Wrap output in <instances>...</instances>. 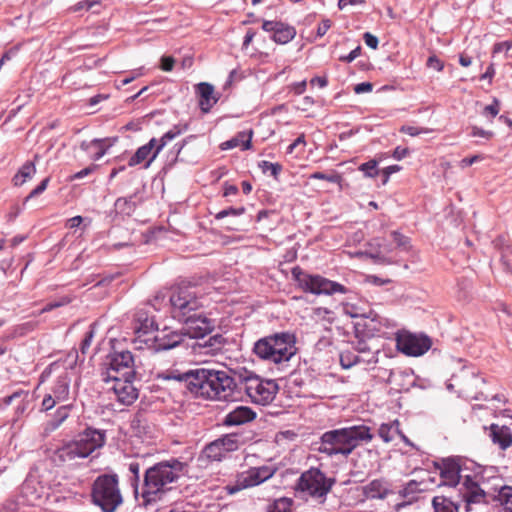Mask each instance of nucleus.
<instances>
[{
	"mask_svg": "<svg viewBox=\"0 0 512 512\" xmlns=\"http://www.w3.org/2000/svg\"><path fill=\"white\" fill-rule=\"evenodd\" d=\"M185 464L178 459L161 461L147 468L140 487V497L144 506L160 501L172 489L181 474Z\"/></svg>",
	"mask_w": 512,
	"mask_h": 512,
	"instance_id": "obj_1",
	"label": "nucleus"
},
{
	"mask_svg": "<svg viewBox=\"0 0 512 512\" xmlns=\"http://www.w3.org/2000/svg\"><path fill=\"white\" fill-rule=\"evenodd\" d=\"M374 435L366 425H352L324 432L317 450L328 457L347 458L357 447L369 443Z\"/></svg>",
	"mask_w": 512,
	"mask_h": 512,
	"instance_id": "obj_2",
	"label": "nucleus"
},
{
	"mask_svg": "<svg viewBox=\"0 0 512 512\" xmlns=\"http://www.w3.org/2000/svg\"><path fill=\"white\" fill-rule=\"evenodd\" d=\"M295 344L293 334L280 332L258 339L252 351L260 360L282 369L296 354Z\"/></svg>",
	"mask_w": 512,
	"mask_h": 512,
	"instance_id": "obj_3",
	"label": "nucleus"
},
{
	"mask_svg": "<svg viewBox=\"0 0 512 512\" xmlns=\"http://www.w3.org/2000/svg\"><path fill=\"white\" fill-rule=\"evenodd\" d=\"M192 394L211 400H228L234 393L235 381L225 371L195 369Z\"/></svg>",
	"mask_w": 512,
	"mask_h": 512,
	"instance_id": "obj_4",
	"label": "nucleus"
},
{
	"mask_svg": "<svg viewBox=\"0 0 512 512\" xmlns=\"http://www.w3.org/2000/svg\"><path fill=\"white\" fill-rule=\"evenodd\" d=\"M441 485L456 487L461 485L459 491L467 504L480 503L484 500L485 493L480 488L478 481L470 476L461 474L459 460L447 458L441 461L439 466Z\"/></svg>",
	"mask_w": 512,
	"mask_h": 512,
	"instance_id": "obj_5",
	"label": "nucleus"
},
{
	"mask_svg": "<svg viewBox=\"0 0 512 512\" xmlns=\"http://www.w3.org/2000/svg\"><path fill=\"white\" fill-rule=\"evenodd\" d=\"M92 503L103 512H115L123 503L119 488V478L115 473L101 474L93 482L91 490Z\"/></svg>",
	"mask_w": 512,
	"mask_h": 512,
	"instance_id": "obj_6",
	"label": "nucleus"
},
{
	"mask_svg": "<svg viewBox=\"0 0 512 512\" xmlns=\"http://www.w3.org/2000/svg\"><path fill=\"white\" fill-rule=\"evenodd\" d=\"M291 275L297 286L306 293L314 295L346 294L348 288L344 285L327 279L319 274H309L299 266L292 268Z\"/></svg>",
	"mask_w": 512,
	"mask_h": 512,
	"instance_id": "obj_7",
	"label": "nucleus"
},
{
	"mask_svg": "<svg viewBox=\"0 0 512 512\" xmlns=\"http://www.w3.org/2000/svg\"><path fill=\"white\" fill-rule=\"evenodd\" d=\"M105 443V434L101 430L87 428L77 438L60 449L63 460L86 458Z\"/></svg>",
	"mask_w": 512,
	"mask_h": 512,
	"instance_id": "obj_8",
	"label": "nucleus"
},
{
	"mask_svg": "<svg viewBox=\"0 0 512 512\" xmlns=\"http://www.w3.org/2000/svg\"><path fill=\"white\" fill-rule=\"evenodd\" d=\"M334 482L333 478L327 477L320 469L311 468L300 476L297 487L300 492L323 503Z\"/></svg>",
	"mask_w": 512,
	"mask_h": 512,
	"instance_id": "obj_9",
	"label": "nucleus"
},
{
	"mask_svg": "<svg viewBox=\"0 0 512 512\" xmlns=\"http://www.w3.org/2000/svg\"><path fill=\"white\" fill-rule=\"evenodd\" d=\"M244 385L245 392L251 401L263 406L274 400L279 388L274 380L263 379L255 374L245 377Z\"/></svg>",
	"mask_w": 512,
	"mask_h": 512,
	"instance_id": "obj_10",
	"label": "nucleus"
},
{
	"mask_svg": "<svg viewBox=\"0 0 512 512\" xmlns=\"http://www.w3.org/2000/svg\"><path fill=\"white\" fill-rule=\"evenodd\" d=\"M106 365L102 373L103 381L108 383L118 378L134 379V358L130 351L114 352L108 356Z\"/></svg>",
	"mask_w": 512,
	"mask_h": 512,
	"instance_id": "obj_11",
	"label": "nucleus"
},
{
	"mask_svg": "<svg viewBox=\"0 0 512 512\" xmlns=\"http://www.w3.org/2000/svg\"><path fill=\"white\" fill-rule=\"evenodd\" d=\"M173 317L179 321L201 307L194 291L189 287H179L170 296Z\"/></svg>",
	"mask_w": 512,
	"mask_h": 512,
	"instance_id": "obj_12",
	"label": "nucleus"
},
{
	"mask_svg": "<svg viewBox=\"0 0 512 512\" xmlns=\"http://www.w3.org/2000/svg\"><path fill=\"white\" fill-rule=\"evenodd\" d=\"M275 472L276 469L268 465L251 467L237 474L235 485L229 487V492L233 494L242 489L258 486L273 477Z\"/></svg>",
	"mask_w": 512,
	"mask_h": 512,
	"instance_id": "obj_13",
	"label": "nucleus"
},
{
	"mask_svg": "<svg viewBox=\"0 0 512 512\" xmlns=\"http://www.w3.org/2000/svg\"><path fill=\"white\" fill-rule=\"evenodd\" d=\"M431 339L426 335L409 332L399 333L396 338L397 349L407 356H421L431 348Z\"/></svg>",
	"mask_w": 512,
	"mask_h": 512,
	"instance_id": "obj_14",
	"label": "nucleus"
},
{
	"mask_svg": "<svg viewBox=\"0 0 512 512\" xmlns=\"http://www.w3.org/2000/svg\"><path fill=\"white\" fill-rule=\"evenodd\" d=\"M183 328L180 330H173L165 327L157 332L152 339L144 340L148 348L154 352L171 350L183 343L185 338Z\"/></svg>",
	"mask_w": 512,
	"mask_h": 512,
	"instance_id": "obj_15",
	"label": "nucleus"
},
{
	"mask_svg": "<svg viewBox=\"0 0 512 512\" xmlns=\"http://www.w3.org/2000/svg\"><path fill=\"white\" fill-rule=\"evenodd\" d=\"M180 321L184 324L182 328L185 336L193 339L204 338L214 328V323L197 311L190 313Z\"/></svg>",
	"mask_w": 512,
	"mask_h": 512,
	"instance_id": "obj_16",
	"label": "nucleus"
},
{
	"mask_svg": "<svg viewBox=\"0 0 512 512\" xmlns=\"http://www.w3.org/2000/svg\"><path fill=\"white\" fill-rule=\"evenodd\" d=\"M262 29L271 33V39L281 45L289 43L296 36V29L283 22L265 20Z\"/></svg>",
	"mask_w": 512,
	"mask_h": 512,
	"instance_id": "obj_17",
	"label": "nucleus"
},
{
	"mask_svg": "<svg viewBox=\"0 0 512 512\" xmlns=\"http://www.w3.org/2000/svg\"><path fill=\"white\" fill-rule=\"evenodd\" d=\"M110 382L112 386L109 389L113 391L119 403L131 405L138 398V390L133 385V379L118 378Z\"/></svg>",
	"mask_w": 512,
	"mask_h": 512,
	"instance_id": "obj_18",
	"label": "nucleus"
},
{
	"mask_svg": "<svg viewBox=\"0 0 512 512\" xmlns=\"http://www.w3.org/2000/svg\"><path fill=\"white\" fill-rule=\"evenodd\" d=\"M116 140V138H95L91 141L81 142L80 148L88 154L90 159L97 161L107 153Z\"/></svg>",
	"mask_w": 512,
	"mask_h": 512,
	"instance_id": "obj_19",
	"label": "nucleus"
},
{
	"mask_svg": "<svg viewBox=\"0 0 512 512\" xmlns=\"http://www.w3.org/2000/svg\"><path fill=\"white\" fill-rule=\"evenodd\" d=\"M361 490L365 498L371 500H384L393 493L391 483L383 478L370 481Z\"/></svg>",
	"mask_w": 512,
	"mask_h": 512,
	"instance_id": "obj_20",
	"label": "nucleus"
},
{
	"mask_svg": "<svg viewBox=\"0 0 512 512\" xmlns=\"http://www.w3.org/2000/svg\"><path fill=\"white\" fill-rule=\"evenodd\" d=\"M195 92L198 96L199 107L203 113H208L219 100V95L210 83L201 82L197 84Z\"/></svg>",
	"mask_w": 512,
	"mask_h": 512,
	"instance_id": "obj_21",
	"label": "nucleus"
},
{
	"mask_svg": "<svg viewBox=\"0 0 512 512\" xmlns=\"http://www.w3.org/2000/svg\"><path fill=\"white\" fill-rule=\"evenodd\" d=\"M256 417V413L247 406H237L235 409L228 412L224 419L225 426H239L251 422Z\"/></svg>",
	"mask_w": 512,
	"mask_h": 512,
	"instance_id": "obj_22",
	"label": "nucleus"
},
{
	"mask_svg": "<svg viewBox=\"0 0 512 512\" xmlns=\"http://www.w3.org/2000/svg\"><path fill=\"white\" fill-rule=\"evenodd\" d=\"M188 126L185 125H175L172 129L167 131L163 134V136L158 140V143L156 144V148L150 157L149 161L144 164V168H148L151 163L155 160V158L158 156V154L161 152V150L167 145L168 142L176 138L177 136L181 135L183 132L187 130Z\"/></svg>",
	"mask_w": 512,
	"mask_h": 512,
	"instance_id": "obj_23",
	"label": "nucleus"
},
{
	"mask_svg": "<svg viewBox=\"0 0 512 512\" xmlns=\"http://www.w3.org/2000/svg\"><path fill=\"white\" fill-rule=\"evenodd\" d=\"M160 377L163 380H175L183 382L189 391L192 393V388L195 387V369L181 372L178 369H170L163 372Z\"/></svg>",
	"mask_w": 512,
	"mask_h": 512,
	"instance_id": "obj_24",
	"label": "nucleus"
},
{
	"mask_svg": "<svg viewBox=\"0 0 512 512\" xmlns=\"http://www.w3.org/2000/svg\"><path fill=\"white\" fill-rule=\"evenodd\" d=\"M157 143L158 140L156 138H152L148 143L139 147L134 153V155L130 157L128 165L130 167H134L141 163L146 164L149 161L150 157L152 156Z\"/></svg>",
	"mask_w": 512,
	"mask_h": 512,
	"instance_id": "obj_25",
	"label": "nucleus"
},
{
	"mask_svg": "<svg viewBox=\"0 0 512 512\" xmlns=\"http://www.w3.org/2000/svg\"><path fill=\"white\" fill-rule=\"evenodd\" d=\"M490 438L494 444L505 450L512 444V434L508 427L492 424L490 427Z\"/></svg>",
	"mask_w": 512,
	"mask_h": 512,
	"instance_id": "obj_26",
	"label": "nucleus"
},
{
	"mask_svg": "<svg viewBox=\"0 0 512 512\" xmlns=\"http://www.w3.org/2000/svg\"><path fill=\"white\" fill-rule=\"evenodd\" d=\"M71 408V404L59 406L56 409L53 417L45 423L44 432L46 434H49L58 429L62 425V423L69 417Z\"/></svg>",
	"mask_w": 512,
	"mask_h": 512,
	"instance_id": "obj_27",
	"label": "nucleus"
},
{
	"mask_svg": "<svg viewBox=\"0 0 512 512\" xmlns=\"http://www.w3.org/2000/svg\"><path fill=\"white\" fill-rule=\"evenodd\" d=\"M39 156H34V161L25 162L18 170V172L12 178V182L15 186H22L28 180H31L36 174V165Z\"/></svg>",
	"mask_w": 512,
	"mask_h": 512,
	"instance_id": "obj_28",
	"label": "nucleus"
},
{
	"mask_svg": "<svg viewBox=\"0 0 512 512\" xmlns=\"http://www.w3.org/2000/svg\"><path fill=\"white\" fill-rule=\"evenodd\" d=\"M71 379L67 373L60 375L51 388V394L60 402L69 399Z\"/></svg>",
	"mask_w": 512,
	"mask_h": 512,
	"instance_id": "obj_29",
	"label": "nucleus"
},
{
	"mask_svg": "<svg viewBox=\"0 0 512 512\" xmlns=\"http://www.w3.org/2000/svg\"><path fill=\"white\" fill-rule=\"evenodd\" d=\"M252 132H240L234 138L223 143V149H232L241 146L242 150L250 149Z\"/></svg>",
	"mask_w": 512,
	"mask_h": 512,
	"instance_id": "obj_30",
	"label": "nucleus"
},
{
	"mask_svg": "<svg viewBox=\"0 0 512 512\" xmlns=\"http://www.w3.org/2000/svg\"><path fill=\"white\" fill-rule=\"evenodd\" d=\"M216 440L219 441V444L226 454L238 450L242 444L241 437L237 433H229L217 438Z\"/></svg>",
	"mask_w": 512,
	"mask_h": 512,
	"instance_id": "obj_31",
	"label": "nucleus"
},
{
	"mask_svg": "<svg viewBox=\"0 0 512 512\" xmlns=\"http://www.w3.org/2000/svg\"><path fill=\"white\" fill-rule=\"evenodd\" d=\"M226 455L227 454L217 440L207 444L202 451V456L210 461H221L226 457Z\"/></svg>",
	"mask_w": 512,
	"mask_h": 512,
	"instance_id": "obj_32",
	"label": "nucleus"
},
{
	"mask_svg": "<svg viewBox=\"0 0 512 512\" xmlns=\"http://www.w3.org/2000/svg\"><path fill=\"white\" fill-rule=\"evenodd\" d=\"M155 327V322L152 318H149L145 314H138L136 322L134 324V331L138 334V337L144 336L152 331Z\"/></svg>",
	"mask_w": 512,
	"mask_h": 512,
	"instance_id": "obj_33",
	"label": "nucleus"
},
{
	"mask_svg": "<svg viewBox=\"0 0 512 512\" xmlns=\"http://www.w3.org/2000/svg\"><path fill=\"white\" fill-rule=\"evenodd\" d=\"M396 434H400L399 422L383 423L378 429L379 437L386 443L391 442Z\"/></svg>",
	"mask_w": 512,
	"mask_h": 512,
	"instance_id": "obj_34",
	"label": "nucleus"
},
{
	"mask_svg": "<svg viewBox=\"0 0 512 512\" xmlns=\"http://www.w3.org/2000/svg\"><path fill=\"white\" fill-rule=\"evenodd\" d=\"M434 512H459V507L444 496H435L432 500Z\"/></svg>",
	"mask_w": 512,
	"mask_h": 512,
	"instance_id": "obj_35",
	"label": "nucleus"
},
{
	"mask_svg": "<svg viewBox=\"0 0 512 512\" xmlns=\"http://www.w3.org/2000/svg\"><path fill=\"white\" fill-rule=\"evenodd\" d=\"M496 500L503 506L504 512H512V487L503 486L498 491Z\"/></svg>",
	"mask_w": 512,
	"mask_h": 512,
	"instance_id": "obj_36",
	"label": "nucleus"
},
{
	"mask_svg": "<svg viewBox=\"0 0 512 512\" xmlns=\"http://www.w3.org/2000/svg\"><path fill=\"white\" fill-rule=\"evenodd\" d=\"M420 486L421 483L411 480L399 491V494L401 497L413 501L416 499V495L423 491Z\"/></svg>",
	"mask_w": 512,
	"mask_h": 512,
	"instance_id": "obj_37",
	"label": "nucleus"
},
{
	"mask_svg": "<svg viewBox=\"0 0 512 512\" xmlns=\"http://www.w3.org/2000/svg\"><path fill=\"white\" fill-rule=\"evenodd\" d=\"M129 472L133 475L131 478V485L134 487V492L136 496H140V464L136 461H132L128 465Z\"/></svg>",
	"mask_w": 512,
	"mask_h": 512,
	"instance_id": "obj_38",
	"label": "nucleus"
},
{
	"mask_svg": "<svg viewBox=\"0 0 512 512\" xmlns=\"http://www.w3.org/2000/svg\"><path fill=\"white\" fill-rule=\"evenodd\" d=\"M293 501L290 498L282 497L276 499L272 505L269 506L268 512H291Z\"/></svg>",
	"mask_w": 512,
	"mask_h": 512,
	"instance_id": "obj_39",
	"label": "nucleus"
},
{
	"mask_svg": "<svg viewBox=\"0 0 512 512\" xmlns=\"http://www.w3.org/2000/svg\"><path fill=\"white\" fill-rule=\"evenodd\" d=\"M222 345V336L214 335L203 343H198L199 348L207 349L205 353H213L215 350L220 349Z\"/></svg>",
	"mask_w": 512,
	"mask_h": 512,
	"instance_id": "obj_40",
	"label": "nucleus"
},
{
	"mask_svg": "<svg viewBox=\"0 0 512 512\" xmlns=\"http://www.w3.org/2000/svg\"><path fill=\"white\" fill-rule=\"evenodd\" d=\"M309 178L317 180H326L328 182L335 184H340L342 181V176L336 171H333L330 174H325L323 172H314L309 176Z\"/></svg>",
	"mask_w": 512,
	"mask_h": 512,
	"instance_id": "obj_41",
	"label": "nucleus"
},
{
	"mask_svg": "<svg viewBox=\"0 0 512 512\" xmlns=\"http://www.w3.org/2000/svg\"><path fill=\"white\" fill-rule=\"evenodd\" d=\"M359 362V356L350 351H344L340 354V364L344 369H349Z\"/></svg>",
	"mask_w": 512,
	"mask_h": 512,
	"instance_id": "obj_42",
	"label": "nucleus"
},
{
	"mask_svg": "<svg viewBox=\"0 0 512 512\" xmlns=\"http://www.w3.org/2000/svg\"><path fill=\"white\" fill-rule=\"evenodd\" d=\"M377 166L378 162L373 159L368 162L362 163L359 166V170L364 173L365 177L374 178L379 173Z\"/></svg>",
	"mask_w": 512,
	"mask_h": 512,
	"instance_id": "obj_43",
	"label": "nucleus"
},
{
	"mask_svg": "<svg viewBox=\"0 0 512 512\" xmlns=\"http://www.w3.org/2000/svg\"><path fill=\"white\" fill-rule=\"evenodd\" d=\"M400 131L412 137L419 136L421 134H430L433 132V130L430 128L417 127L411 125L402 126Z\"/></svg>",
	"mask_w": 512,
	"mask_h": 512,
	"instance_id": "obj_44",
	"label": "nucleus"
},
{
	"mask_svg": "<svg viewBox=\"0 0 512 512\" xmlns=\"http://www.w3.org/2000/svg\"><path fill=\"white\" fill-rule=\"evenodd\" d=\"M259 167L263 172H270L272 176L277 177L282 170V166L279 163H272L269 161H262Z\"/></svg>",
	"mask_w": 512,
	"mask_h": 512,
	"instance_id": "obj_45",
	"label": "nucleus"
},
{
	"mask_svg": "<svg viewBox=\"0 0 512 512\" xmlns=\"http://www.w3.org/2000/svg\"><path fill=\"white\" fill-rule=\"evenodd\" d=\"M244 212H245V208L244 207H239V208L230 207L228 209H224V210L219 211L215 215V218L217 220H221V219H223V218H225L227 216H240Z\"/></svg>",
	"mask_w": 512,
	"mask_h": 512,
	"instance_id": "obj_46",
	"label": "nucleus"
},
{
	"mask_svg": "<svg viewBox=\"0 0 512 512\" xmlns=\"http://www.w3.org/2000/svg\"><path fill=\"white\" fill-rule=\"evenodd\" d=\"M57 403H60L59 400L56 399L51 393H48L44 396L41 411H49L56 406Z\"/></svg>",
	"mask_w": 512,
	"mask_h": 512,
	"instance_id": "obj_47",
	"label": "nucleus"
},
{
	"mask_svg": "<svg viewBox=\"0 0 512 512\" xmlns=\"http://www.w3.org/2000/svg\"><path fill=\"white\" fill-rule=\"evenodd\" d=\"M49 181V177L42 180L41 183L28 194V196L25 198V202L43 193L46 190Z\"/></svg>",
	"mask_w": 512,
	"mask_h": 512,
	"instance_id": "obj_48",
	"label": "nucleus"
},
{
	"mask_svg": "<svg viewBox=\"0 0 512 512\" xmlns=\"http://www.w3.org/2000/svg\"><path fill=\"white\" fill-rule=\"evenodd\" d=\"M70 298L69 297H62L60 300H57V301H53V302H50L48 304H46L42 310H41V313H45V312H49L55 308H58V307H61V306H64L68 303H70Z\"/></svg>",
	"mask_w": 512,
	"mask_h": 512,
	"instance_id": "obj_49",
	"label": "nucleus"
},
{
	"mask_svg": "<svg viewBox=\"0 0 512 512\" xmlns=\"http://www.w3.org/2000/svg\"><path fill=\"white\" fill-rule=\"evenodd\" d=\"M70 298L69 297H62L60 300H57V301H53V302H50L48 304H46L42 310H41V313H45V312H49L55 308H58V307H61V306H64L68 303H70Z\"/></svg>",
	"mask_w": 512,
	"mask_h": 512,
	"instance_id": "obj_50",
	"label": "nucleus"
},
{
	"mask_svg": "<svg viewBox=\"0 0 512 512\" xmlns=\"http://www.w3.org/2000/svg\"><path fill=\"white\" fill-rule=\"evenodd\" d=\"M512 48V41H503L494 44L492 54L495 55L497 53L505 52L506 57H508L507 53Z\"/></svg>",
	"mask_w": 512,
	"mask_h": 512,
	"instance_id": "obj_51",
	"label": "nucleus"
},
{
	"mask_svg": "<svg viewBox=\"0 0 512 512\" xmlns=\"http://www.w3.org/2000/svg\"><path fill=\"white\" fill-rule=\"evenodd\" d=\"M499 113V102L494 99L493 103L485 106L483 115L486 117L494 118Z\"/></svg>",
	"mask_w": 512,
	"mask_h": 512,
	"instance_id": "obj_52",
	"label": "nucleus"
},
{
	"mask_svg": "<svg viewBox=\"0 0 512 512\" xmlns=\"http://www.w3.org/2000/svg\"><path fill=\"white\" fill-rule=\"evenodd\" d=\"M400 169H401V167L398 165H391V166H387L384 169H382V171H381V173L383 175L382 183L386 184L389 181L390 176L393 173L400 171Z\"/></svg>",
	"mask_w": 512,
	"mask_h": 512,
	"instance_id": "obj_53",
	"label": "nucleus"
},
{
	"mask_svg": "<svg viewBox=\"0 0 512 512\" xmlns=\"http://www.w3.org/2000/svg\"><path fill=\"white\" fill-rule=\"evenodd\" d=\"M427 66L436 71H442L444 68V63L435 55H432L427 60Z\"/></svg>",
	"mask_w": 512,
	"mask_h": 512,
	"instance_id": "obj_54",
	"label": "nucleus"
},
{
	"mask_svg": "<svg viewBox=\"0 0 512 512\" xmlns=\"http://www.w3.org/2000/svg\"><path fill=\"white\" fill-rule=\"evenodd\" d=\"M361 54V46H357L348 55L340 56L339 60L345 63H350L358 58Z\"/></svg>",
	"mask_w": 512,
	"mask_h": 512,
	"instance_id": "obj_55",
	"label": "nucleus"
},
{
	"mask_svg": "<svg viewBox=\"0 0 512 512\" xmlns=\"http://www.w3.org/2000/svg\"><path fill=\"white\" fill-rule=\"evenodd\" d=\"M483 159V156L482 155H474L472 157H466V158H463L460 163H459V166L464 169V168H467L471 165H473L474 163L476 162H479Z\"/></svg>",
	"mask_w": 512,
	"mask_h": 512,
	"instance_id": "obj_56",
	"label": "nucleus"
},
{
	"mask_svg": "<svg viewBox=\"0 0 512 512\" xmlns=\"http://www.w3.org/2000/svg\"><path fill=\"white\" fill-rule=\"evenodd\" d=\"M94 337V330L91 328L85 335L82 343H81V351L82 353H86V351L89 349L91 342Z\"/></svg>",
	"mask_w": 512,
	"mask_h": 512,
	"instance_id": "obj_57",
	"label": "nucleus"
},
{
	"mask_svg": "<svg viewBox=\"0 0 512 512\" xmlns=\"http://www.w3.org/2000/svg\"><path fill=\"white\" fill-rule=\"evenodd\" d=\"M98 166L90 165L71 176L72 180L82 179L91 174Z\"/></svg>",
	"mask_w": 512,
	"mask_h": 512,
	"instance_id": "obj_58",
	"label": "nucleus"
},
{
	"mask_svg": "<svg viewBox=\"0 0 512 512\" xmlns=\"http://www.w3.org/2000/svg\"><path fill=\"white\" fill-rule=\"evenodd\" d=\"M364 41L365 44L372 49H376L379 44L378 38L369 32L364 34Z\"/></svg>",
	"mask_w": 512,
	"mask_h": 512,
	"instance_id": "obj_59",
	"label": "nucleus"
},
{
	"mask_svg": "<svg viewBox=\"0 0 512 512\" xmlns=\"http://www.w3.org/2000/svg\"><path fill=\"white\" fill-rule=\"evenodd\" d=\"M372 89H373V85L370 82H362V83L355 85L354 92L356 94H362V93L371 92Z\"/></svg>",
	"mask_w": 512,
	"mask_h": 512,
	"instance_id": "obj_60",
	"label": "nucleus"
},
{
	"mask_svg": "<svg viewBox=\"0 0 512 512\" xmlns=\"http://www.w3.org/2000/svg\"><path fill=\"white\" fill-rule=\"evenodd\" d=\"M330 27H331V21L329 19L322 20V22L319 24V26L317 28V36L323 37L327 33V31L330 29Z\"/></svg>",
	"mask_w": 512,
	"mask_h": 512,
	"instance_id": "obj_61",
	"label": "nucleus"
},
{
	"mask_svg": "<svg viewBox=\"0 0 512 512\" xmlns=\"http://www.w3.org/2000/svg\"><path fill=\"white\" fill-rule=\"evenodd\" d=\"M174 58L170 56H164L161 59V69L164 71H171L174 67Z\"/></svg>",
	"mask_w": 512,
	"mask_h": 512,
	"instance_id": "obj_62",
	"label": "nucleus"
},
{
	"mask_svg": "<svg viewBox=\"0 0 512 512\" xmlns=\"http://www.w3.org/2000/svg\"><path fill=\"white\" fill-rule=\"evenodd\" d=\"M471 135L474 137L491 138L493 133L479 127H473Z\"/></svg>",
	"mask_w": 512,
	"mask_h": 512,
	"instance_id": "obj_63",
	"label": "nucleus"
},
{
	"mask_svg": "<svg viewBox=\"0 0 512 512\" xmlns=\"http://www.w3.org/2000/svg\"><path fill=\"white\" fill-rule=\"evenodd\" d=\"M409 153V150L407 148H403V147H396L393 151V158L396 159V160H402L403 158H405Z\"/></svg>",
	"mask_w": 512,
	"mask_h": 512,
	"instance_id": "obj_64",
	"label": "nucleus"
}]
</instances>
